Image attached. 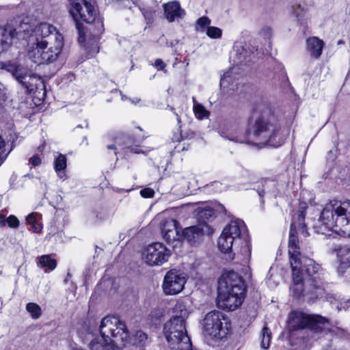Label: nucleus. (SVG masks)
<instances>
[{
    "label": "nucleus",
    "instance_id": "47",
    "mask_svg": "<svg viewBox=\"0 0 350 350\" xmlns=\"http://www.w3.org/2000/svg\"><path fill=\"white\" fill-rule=\"evenodd\" d=\"M265 191L264 190H262V191H258V194L260 196V198H262L263 196V195L265 194Z\"/></svg>",
    "mask_w": 350,
    "mask_h": 350
},
{
    "label": "nucleus",
    "instance_id": "14",
    "mask_svg": "<svg viewBox=\"0 0 350 350\" xmlns=\"http://www.w3.org/2000/svg\"><path fill=\"white\" fill-rule=\"evenodd\" d=\"M12 75L27 90V92H31L44 86L43 80L40 76L33 73H27L18 67L14 68Z\"/></svg>",
    "mask_w": 350,
    "mask_h": 350
},
{
    "label": "nucleus",
    "instance_id": "30",
    "mask_svg": "<svg viewBox=\"0 0 350 350\" xmlns=\"http://www.w3.org/2000/svg\"><path fill=\"white\" fill-rule=\"evenodd\" d=\"M262 341L261 347L263 349H268L271 342V333L267 327L265 326L261 332Z\"/></svg>",
    "mask_w": 350,
    "mask_h": 350
},
{
    "label": "nucleus",
    "instance_id": "28",
    "mask_svg": "<svg viewBox=\"0 0 350 350\" xmlns=\"http://www.w3.org/2000/svg\"><path fill=\"white\" fill-rule=\"evenodd\" d=\"M26 310L29 313L33 319H39L42 314V310L40 306L33 302H29L26 305Z\"/></svg>",
    "mask_w": 350,
    "mask_h": 350
},
{
    "label": "nucleus",
    "instance_id": "35",
    "mask_svg": "<svg viewBox=\"0 0 350 350\" xmlns=\"http://www.w3.org/2000/svg\"><path fill=\"white\" fill-rule=\"evenodd\" d=\"M140 194L143 198H150L154 196V191L151 188H144L140 191Z\"/></svg>",
    "mask_w": 350,
    "mask_h": 350
},
{
    "label": "nucleus",
    "instance_id": "32",
    "mask_svg": "<svg viewBox=\"0 0 350 350\" xmlns=\"http://www.w3.org/2000/svg\"><path fill=\"white\" fill-rule=\"evenodd\" d=\"M206 35L211 38H220L222 35V31L219 27L209 26L206 29Z\"/></svg>",
    "mask_w": 350,
    "mask_h": 350
},
{
    "label": "nucleus",
    "instance_id": "18",
    "mask_svg": "<svg viewBox=\"0 0 350 350\" xmlns=\"http://www.w3.org/2000/svg\"><path fill=\"white\" fill-rule=\"evenodd\" d=\"M204 231L201 226H193L186 228L183 234H180V239L186 240L191 245L197 243L203 237Z\"/></svg>",
    "mask_w": 350,
    "mask_h": 350
},
{
    "label": "nucleus",
    "instance_id": "6",
    "mask_svg": "<svg viewBox=\"0 0 350 350\" xmlns=\"http://www.w3.org/2000/svg\"><path fill=\"white\" fill-rule=\"evenodd\" d=\"M174 316L163 327V334L169 350H192V344L187 334L185 320L189 310L183 301H178L173 308Z\"/></svg>",
    "mask_w": 350,
    "mask_h": 350
},
{
    "label": "nucleus",
    "instance_id": "4",
    "mask_svg": "<svg viewBox=\"0 0 350 350\" xmlns=\"http://www.w3.org/2000/svg\"><path fill=\"white\" fill-rule=\"evenodd\" d=\"M313 228L319 234L342 231L350 237V200H331L327 203Z\"/></svg>",
    "mask_w": 350,
    "mask_h": 350
},
{
    "label": "nucleus",
    "instance_id": "8",
    "mask_svg": "<svg viewBox=\"0 0 350 350\" xmlns=\"http://www.w3.org/2000/svg\"><path fill=\"white\" fill-rule=\"evenodd\" d=\"M245 226L240 219L231 220L224 228L217 245L221 252L229 254V258L232 260L236 254L234 250L240 245V252L244 255L245 260L247 261L251 256V247L245 237Z\"/></svg>",
    "mask_w": 350,
    "mask_h": 350
},
{
    "label": "nucleus",
    "instance_id": "40",
    "mask_svg": "<svg viewBox=\"0 0 350 350\" xmlns=\"http://www.w3.org/2000/svg\"><path fill=\"white\" fill-rule=\"evenodd\" d=\"M96 217L98 221H105V220L107 219L108 216L105 213L98 212L96 213Z\"/></svg>",
    "mask_w": 350,
    "mask_h": 350
},
{
    "label": "nucleus",
    "instance_id": "27",
    "mask_svg": "<svg viewBox=\"0 0 350 350\" xmlns=\"http://www.w3.org/2000/svg\"><path fill=\"white\" fill-rule=\"evenodd\" d=\"M39 264L41 267L45 268V272L54 270L57 267V261L50 255H42L39 257Z\"/></svg>",
    "mask_w": 350,
    "mask_h": 350
},
{
    "label": "nucleus",
    "instance_id": "5",
    "mask_svg": "<svg viewBox=\"0 0 350 350\" xmlns=\"http://www.w3.org/2000/svg\"><path fill=\"white\" fill-rule=\"evenodd\" d=\"M128 342V329L126 324L116 317L103 318L100 325V335L90 342V350H122L118 345Z\"/></svg>",
    "mask_w": 350,
    "mask_h": 350
},
{
    "label": "nucleus",
    "instance_id": "16",
    "mask_svg": "<svg viewBox=\"0 0 350 350\" xmlns=\"http://www.w3.org/2000/svg\"><path fill=\"white\" fill-rule=\"evenodd\" d=\"M161 233L163 239L167 242L180 239L178 222L175 219H169L163 222L161 226Z\"/></svg>",
    "mask_w": 350,
    "mask_h": 350
},
{
    "label": "nucleus",
    "instance_id": "51",
    "mask_svg": "<svg viewBox=\"0 0 350 350\" xmlns=\"http://www.w3.org/2000/svg\"><path fill=\"white\" fill-rule=\"evenodd\" d=\"M122 100H124V99H126V97H124V96H122Z\"/></svg>",
    "mask_w": 350,
    "mask_h": 350
},
{
    "label": "nucleus",
    "instance_id": "2",
    "mask_svg": "<svg viewBox=\"0 0 350 350\" xmlns=\"http://www.w3.org/2000/svg\"><path fill=\"white\" fill-rule=\"evenodd\" d=\"M255 113L258 116L256 118L250 131L245 136H236L229 138L230 140L239 143H247L260 148L265 146L279 147L286 139L278 126L270 122L267 116L271 113V109L267 104L258 105Z\"/></svg>",
    "mask_w": 350,
    "mask_h": 350
},
{
    "label": "nucleus",
    "instance_id": "15",
    "mask_svg": "<svg viewBox=\"0 0 350 350\" xmlns=\"http://www.w3.org/2000/svg\"><path fill=\"white\" fill-rule=\"evenodd\" d=\"M38 25L34 26L30 23V19L27 17L23 18L16 28H12L14 38L17 37L19 39L29 38V42L33 44L34 40V31Z\"/></svg>",
    "mask_w": 350,
    "mask_h": 350
},
{
    "label": "nucleus",
    "instance_id": "44",
    "mask_svg": "<svg viewBox=\"0 0 350 350\" xmlns=\"http://www.w3.org/2000/svg\"><path fill=\"white\" fill-rule=\"evenodd\" d=\"M7 224V219L4 215H0V226H4Z\"/></svg>",
    "mask_w": 350,
    "mask_h": 350
},
{
    "label": "nucleus",
    "instance_id": "49",
    "mask_svg": "<svg viewBox=\"0 0 350 350\" xmlns=\"http://www.w3.org/2000/svg\"><path fill=\"white\" fill-rule=\"evenodd\" d=\"M68 277H70V274H69V273L68 274L67 278H68ZM68 280V278H66V279L65 280V282H67Z\"/></svg>",
    "mask_w": 350,
    "mask_h": 350
},
{
    "label": "nucleus",
    "instance_id": "23",
    "mask_svg": "<svg viewBox=\"0 0 350 350\" xmlns=\"http://www.w3.org/2000/svg\"><path fill=\"white\" fill-rule=\"evenodd\" d=\"M13 38V30L10 25L0 28V53L8 49Z\"/></svg>",
    "mask_w": 350,
    "mask_h": 350
},
{
    "label": "nucleus",
    "instance_id": "22",
    "mask_svg": "<svg viewBox=\"0 0 350 350\" xmlns=\"http://www.w3.org/2000/svg\"><path fill=\"white\" fill-rule=\"evenodd\" d=\"M299 258L301 260V271L302 273L304 274V269L305 273L308 276H313L314 275L317 274V275L314 276V278L317 277V280L319 279L321 281H322L320 278L319 274L318 273L320 270L319 265L317 264L312 259L303 258L301 256V255L299 256ZM312 278H313V277Z\"/></svg>",
    "mask_w": 350,
    "mask_h": 350
},
{
    "label": "nucleus",
    "instance_id": "13",
    "mask_svg": "<svg viewBox=\"0 0 350 350\" xmlns=\"http://www.w3.org/2000/svg\"><path fill=\"white\" fill-rule=\"evenodd\" d=\"M223 319L224 316L219 311L213 310L208 312L202 322L204 334L212 338L220 337Z\"/></svg>",
    "mask_w": 350,
    "mask_h": 350
},
{
    "label": "nucleus",
    "instance_id": "31",
    "mask_svg": "<svg viewBox=\"0 0 350 350\" xmlns=\"http://www.w3.org/2000/svg\"><path fill=\"white\" fill-rule=\"evenodd\" d=\"M10 151L11 149L9 148V146L5 144L3 139L0 135V165L5 159Z\"/></svg>",
    "mask_w": 350,
    "mask_h": 350
},
{
    "label": "nucleus",
    "instance_id": "29",
    "mask_svg": "<svg viewBox=\"0 0 350 350\" xmlns=\"http://www.w3.org/2000/svg\"><path fill=\"white\" fill-rule=\"evenodd\" d=\"M193 101L194 103L193 111L196 117L199 120L207 118L209 116V111H207L200 103H196V99L194 98H193Z\"/></svg>",
    "mask_w": 350,
    "mask_h": 350
},
{
    "label": "nucleus",
    "instance_id": "9",
    "mask_svg": "<svg viewBox=\"0 0 350 350\" xmlns=\"http://www.w3.org/2000/svg\"><path fill=\"white\" fill-rule=\"evenodd\" d=\"M70 13L76 22V27L79 33V41L83 42L85 41V33L84 27L80 21H84L87 23L94 22L98 24L97 33L94 36L98 39L100 34L104 31L103 22L100 20L96 21V10L91 3L85 0H72Z\"/></svg>",
    "mask_w": 350,
    "mask_h": 350
},
{
    "label": "nucleus",
    "instance_id": "33",
    "mask_svg": "<svg viewBox=\"0 0 350 350\" xmlns=\"http://www.w3.org/2000/svg\"><path fill=\"white\" fill-rule=\"evenodd\" d=\"M211 23V20L206 16H202L198 19L196 22V30L198 31H204L205 28Z\"/></svg>",
    "mask_w": 350,
    "mask_h": 350
},
{
    "label": "nucleus",
    "instance_id": "42",
    "mask_svg": "<svg viewBox=\"0 0 350 350\" xmlns=\"http://www.w3.org/2000/svg\"><path fill=\"white\" fill-rule=\"evenodd\" d=\"M229 77L230 76L228 74L224 75V76L220 79V85L221 86H222V85L225 86L226 83H227L228 82Z\"/></svg>",
    "mask_w": 350,
    "mask_h": 350
},
{
    "label": "nucleus",
    "instance_id": "7",
    "mask_svg": "<svg viewBox=\"0 0 350 350\" xmlns=\"http://www.w3.org/2000/svg\"><path fill=\"white\" fill-rule=\"evenodd\" d=\"M245 294L243 281L236 273L221 275L218 281L217 304L228 311L238 308L243 303Z\"/></svg>",
    "mask_w": 350,
    "mask_h": 350
},
{
    "label": "nucleus",
    "instance_id": "20",
    "mask_svg": "<svg viewBox=\"0 0 350 350\" xmlns=\"http://www.w3.org/2000/svg\"><path fill=\"white\" fill-rule=\"evenodd\" d=\"M263 51L262 49H258L256 46L252 44H245V46H243L237 50L236 55L237 56V59L240 63L243 62H247V58H250L252 55H258L259 54H262Z\"/></svg>",
    "mask_w": 350,
    "mask_h": 350
},
{
    "label": "nucleus",
    "instance_id": "24",
    "mask_svg": "<svg viewBox=\"0 0 350 350\" xmlns=\"http://www.w3.org/2000/svg\"><path fill=\"white\" fill-rule=\"evenodd\" d=\"M149 342L150 340L147 334L144 332L139 330L137 331L131 338H130L128 334V342H126L125 345L122 346L126 347L127 345L131 344L137 347L142 348L146 347Z\"/></svg>",
    "mask_w": 350,
    "mask_h": 350
},
{
    "label": "nucleus",
    "instance_id": "11",
    "mask_svg": "<svg viewBox=\"0 0 350 350\" xmlns=\"http://www.w3.org/2000/svg\"><path fill=\"white\" fill-rule=\"evenodd\" d=\"M170 254V251L163 243L156 242L144 249L142 258L150 266L161 265L167 261Z\"/></svg>",
    "mask_w": 350,
    "mask_h": 350
},
{
    "label": "nucleus",
    "instance_id": "46",
    "mask_svg": "<svg viewBox=\"0 0 350 350\" xmlns=\"http://www.w3.org/2000/svg\"><path fill=\"white\" fill-rule=\"evenodd\" d=\"M71 350H83L82 349L81 347H77V346H75V347H72Z\"/></svg>",
    "mask_w": 350,
    "mask_h": 350
},
{
    "label": "nucleus",
    "instance_id": "38",
    "mask_svg": "<svg viewBox=\"0 0 350 350\" xmlns=\"http://www.w3.org/2000/svg\"><path fill=\"white\" fill-rule=\"evenodd\" d=\"M323 287L324 288V294L321 298L325 297V299L330 302H332V299H335V296L332 293H326L324 285L323 284ZM318 297L317 299H319Z\"/></svg>",
    "mask_w": 350,
    "mask_h": 350
},
{
    "label": "nucleus",
    "instance_id": "1",
    "mask_svg": "<svg viewBox=\"0 0 350 350\" xmlns=\"http://www.w3.org/2000/svg\"><path fill=\"white\" fill-rule=\"evenodd\" d=\"M308 204L305 202H300L298 208L293 211L292 222L288 237V256L292 269L293 284L290 288L291 295L295 298L307 296L310 299H316L322 297L324 294L323 282L317 278H310L309 284L304 287L303 284V273L301 271V260L300 256V247L299 240L296 236L299 230L304 237H308L309 233L306 229L305 216Z\"/></svg>",
    "mask_w": 350,
    "mask_h": 350
},
{
    "label": "nucleus",
    "instance_id": "50",
    "mask_svg": "<svg viewBox=\"0 0 350 350\" xmlns=\"http://www.w3.org/2000/svg\"><path fill=\"white\" fill-rule=\"evenodd\" d=\"M122 100H124V99H126V97H124V96H122Z\"/></svg>",
    "mask_w": 350,
    "mask_h": 350
},
{
    "label": "nucleus",
    "instance_id": "17",
    "mask_svg": "<svg viewBox=\"0 0 350 350\" xmlns=\"http://www.w3.org/2000/svg\"><path fill=\"white\" fill-rule=\"evenodd\" d=\"M338 273L342 276L350 275V248L342 247L338 252Z\"/></svg>",
    "mask_w": 350,
    "mask_h": 350
},
{
    "label": "nucleus",
    "instance_id": "52",
    "mask_svg": "<svg viewBox=\"0 0 350 350\" xmlns=\"http://www.w3.org/2000/svg\"><path fill=\"white\" fill-rule=\"evenodd\" d=\"M327 350H334V349H332V348H329V349H327Z\"/></svg>",
    "mask_w": 350,
    "mask_h": 350
},
{
    "label": "nucleus",
    "instance_id": "26",
    "mask_svg": "<svg viewBox=\"0 0 350 350\" xmlns=\"http://www.w3.org/2000/svg\"><path fill=\"white\" fill-rule=\"evenodd\" d=\"M41 215L37 213H32L27 217V223L31 225V230L35 233H39L42 230V225L40 222Z\"/></svg>",
    "mask_w": 350,
    "mask_h": 350
},
{
    "label": "nucleus",
    "instance_id": "19",
    "mask_svg": "<svg viewBox=\"0 0 350 350\" xmlns=\"http://www.w3.org/2000/svg\"><path fill=\"white\" fill-rule=\"evenodd\" d=\"M164 12L167 20L173 22L176 18H182L185 15L178 1H172L163 5Z\"/></svg>",
    "mask_w": 350,
    "mask_h": 350
},
{
    "label": "nucleus",
    "instance_id": "10",
    "mask_svg": "<svg viewBox=\"0 0 350 350\" xmlns=\"http://www.w3.org/2000/svg\"><path fill=\"white\" fill-rule=\"evenodd\" d=\"M327 319L320 315L308 314L301 311H292L288 317V329L290 332L308 328L313 332H320Z\"/></svg>",
    "mask_w": 350,
    "mask_h": 350
},
{
    "label": "nucleus",
    "instance_id": "43",
    "mask_svg": "<svg viewBox=\"0 0 350 350\" xmlns=\"http://www.w3.org/2000/svg\"><path fill=\"white\" fill-rule=\"evenodd\" d=\"M131 151L134 152V153H137V154H139V153H142L144 152V151L139 148V147H131Z\"/></svg>",
    "mask_w": 350,
    "mask_h": 350
},
{
    "label": "nucleus",
    "instance_id": "37",
    "mask_svg": "<svg viewBox=\"0 0 350 350\" xmlns=\"http://www.w3.org/2000/svg\"><path fill=\"white\" fill-rule=\"evenodd\" d=\"M29 162L33 166H38L41 163V159L38 156H33L29 159Z\"/></svg>",
    "mask_w": 350,
    "mask_h": 350
},
{
    "label": "nucleus",
    "instance_id": "21",
    "mask_svg": "<svg viewBox=\"0 0 350 350\" xmlns=\"http://www.w3.org/2000/svg\"><path fill=\"white\" fill-rule=\"evenodd\" d=\"M323 45V41L318 38H310L306 41V50L312 57L317 59L322 54Z\"/></svg>",
    "mask_w": 350,
    "mask_h": 350
},
{
    "label": "nucleus",
    "instance_id": "48",
    "mask_svg": "<svg viewBox=\"0 0 350 350\" xmlns=\"http://www.w3.org/2000/svg\"><path fill=\"white\" fill-rule=\"evenodd\" d=\"M345 43V42L342 40H340L338 41V44L340 45V44H343Z\"/></svg>",
    "mask_w": 350,
    "mask_h": 350
},
{
    "label": "nucleus",
    "instance_id": "12",
    "mask_svg": "<svg viewBox=\"0 0 350 350\" xmlns=\"http://www.w3.org/2000/svg\"><path fill=\"white\" fill-rule=\"evenodd\" d=\"M186 283L183 273L172 269L167 272L163 283V292L166 295H176L181 292Z\"/></svg>",
    "mask_w": 350,
    "mask_h": 350
},
{
    "label": "nucleus",
    "instance_id": "39",
    "mask_svg": "<svg viewBox=\"0 0 350 350\" xmlns=\"http://www.w3.org/2000/svg\"><path fill=\"white\" fill-rule=\"evenodd\" d=\"M213 211L211 208L204 209L201 211L200 217H203L204 216L206 217H210L213 215Z\"/></svg>",
    "mask_w": 350,
    "mask_h": 350
},
{
    "label": "nucleus",
    "instance_id": "36",
    "mask_svg": "<svg viewBox=\"0 0 350 350\" xmlns=\"http://www.w3.org/2000/svg\"><path fill=\"white\" fill-rule=\"evenodd\" d=\"M7 224L11 228H16L18 226L19 221L14 215H10L7 218Z\"/></svg>",
    "mask_w": 350,
    "mask_h": 350
},
{
    "label": "nucleus",
    "instance_id": "45",
    "mask_svg": "<svg viewBox=\"0 0 350 350\" xmlns=\"http://www.w3.org/2000/svg\"><path fill=\"white\" fill-rule=\"evenodd\" d=\"M107 148L109 150H116V148L114 145H108Z\"/></svg>",
    "mask_w": 350,
    "mask_h": 350
},
{
    "label": "nucleus",
    "instance_id": "3",
    "mask_svg": "<svg viewBox=\"0 0 350 350\" xmlns=\"http://www.w3.org/2000/svg\"><path fill=\"white\" fill-rule=\"evenodd\" d=\"M35 42L28 51V57L38 64H49L55 62L62 53L64 38L56 27L41 23L34 31Z\"/></svg>",
    "mask_w": 350,
    "mask_h": 350
},
{
    "label": "nucleus",
    "instance_id": "25",
    "mask_svg": "<svg viewBox=\"0 0 350 350\" xmlns=\"http://www.w3.org/2000/svg\"><path fill=\"white\" fill-rule=\"evenodd\" d=\"M66 157L64 154H59L58 156L55 158L54 168L57 176L61 178L65 176L64 170L66 168Z\"/></svg>",
    "mask_w": 350,
    "mask_h": 350
},
{
    "label": "nucleus",
    "instance_id": "41",
    "mask_svg": "<svg viewBox=\"0 0 350 350\" xmlns=\"http://www.w3.org/2000/svg\"><path fill=\"white\" fill-rule=\"evenodd\" d=\"M154 66L159 70H162V69H163L165 68V63L161 59H156V61L154 62Z\"/></svg>",
    "mask_w": 350,
    "mask_h": 350
},
{
    "label": "nucleus",
    "instance_id": "34",
    "mask_svg": "<svg viewBox=\"0 0 350 350\" xmlns=\"http://www.w3.org/2000/svg\"><path fill=\"white\" fill-rule=\"evenodd\" d=\"M141 10L146 21V23L148 24L151 23L154 18V12L147 9H142Z\"/></svg>",
    "mask_w": 350,
    "mask_h": 350
}]
</instances>
